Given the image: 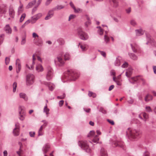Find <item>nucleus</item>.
Wrapping results in <instances>:
<instances>
[{
  "label": "nucleus",
  "mask_w": 156,
  "mask_h": 156,
  "mask_svg": "<svg viewBox=\"0 0 156 156\" xmlns=\"http://www.w3.org/2000/svg\"><path fill=\"white\" fill-rule=\"evenodd\" d=\"M20 4L19 7L18 8V15H19L20 13L22 12L23 11V5L21 3V1L20 2Z\"/></svg>",
  "instance_id": "72a5a7b5"
},
{
  "label": "nucleus",
  "mask_w": 156,
  "mask_h": 156,
  "mask_svg": "<svg viewBox=\"0 0 156 156\" xmlns=\"http://www.w3.org/2000/svg\"><path fill=\"white\" fill-rule=\"evenodd\" d=\"M62 57V54L60 53L57 56V57L55 58L54 62L56 66L60 67L63 66L64 65L65 62Z\"/></svg>",
  "instance_id": "7ed1b4c3"
},
{
  "label": "nucleus",
  "mask_w": 156,
  "mask_h": 156,
  "mask_svg": "<svg viewBox=\"0 0 156 156\" xmlns=\"http://www.w3.org/2000/svg\"><path fill=\"white\" fill-rule=\"evenodd\" d=\"M16 72L17 73H18L21 69V66H16Z\"/></svg>",
  "instance_id": "8fccbe9b"
},
{
  "label": "nucleus",
  "mask_w": 156,
  "mask_h": 156,
  "mask_svg": "<svg viewBox=\"0 0 156 156\" xmlns=\"http://www.w3.org/2000/svg\"><path fill=\"white\" fill-rule=\"evenodd\" d=\"M98 33L100 35H102L103 34V30L101 28L99 29L98 30Z\"/></svg>",
  "instance_id": "680f3d73"
},
{
  "label": "nucleus",
  "mask_w": 156,
  "mask_h": 156,
  "mask_svg": "<svg viewBox=\"0 0 156 156\" xmlns=\"http://www.w3.org/2000/svg\"><path fill=\"white\" fill-rule=\"evenodd\" d=\"M78 145L82 149L85 150L86 152L89 153L90 152V149L87 141H79L78 142Z\"/></svg>",
  "instance_id": "20e7f679"
},
{
  "label": "nucleus",
  "mask_w": 156,
  "mask_h": 156,
  "mask_svg": "<svg viewBox=\"0 0 156 156\" xmlns=\"http://www.w3.org/2000/svg\"><path fill=\"white\" fill-rule=\"evenodd\" d=\"M136 34L137 36H140L143 34L144 32L141 29L135 30Z\"/></svg>",
  "instance_id": "cd10ccee"
},
{
  "label": "nucleus",
  "mask_w": 156,
  "mask_h": 156,
  "mask_svg": "<svg viewBox=\"0 0 156 156\" xmlns=\"http://www.w3.org/2000/svg\"><path fill=\"white\" fill-rule=\"evenodd\" d=\"M145 109L146 110V111L147 112H152V110L150 106H146L145 107Z\"/></svg>",
  "instance_id": "5fc2aeb1"
},
{
  "label": "nucleus",
  "mask_w": 156,
  "mask_h": 156,
  "mask_svg": "<svg viewBox=\"0 0 156 156\" xmlns=\"http://www.w3.org/2000/svg\"><path fill=\"white\" fill-rule=\"evenodd\" d=\"M77 33L80 38L82 40L85 41L89 38V36L88 34L83 32L81 29H78Z\"/></svg>",
  "instance_id": "423d86ee"
},
{
  "label": "nucleus",
  "mask_w": 156,
  "mask_h": 156,
  "mask_svg": "<svg viewBox=\"0 0 156 156\" xmlns=\"http://www.w3.org/2000/svg\"><path fill=\"white\" fill-rule=\"evenodd\" d=\"M130 46L133 51L134 52H136L137 50L139 48L138 46L136 43H135L131 44Z\"/></svg>",
  "instance_id": "f3484780"
},
{
  "label": "nucleus",
  "mask_w": 156,
  "mask_h": 156,
  "mask_svg": "<svg viewBox=\"0 0 156 156\" xmlns=\"http://www.w3.org/2000/svg\"><path fill=\"white\" fill-rule=\"evenodd\" d=\"M33 37L34 38H36V37H38L39 36L38 35L35 33H33L32 34Z\"/></svg>",
  "instance_id": "774afa93"
},
{
  "label": "nucleus",
  "mask_w": 156,
  "mask_h": 156,
  "mask_svg": "<svg viewBox=\"0 0 156 156\" xmlns=\"http://www.w3.org/2000/svg\"><path fill=\"white\" fill-rule=\"evenodd\" d=\"M37 6H35L33 9L32 10V14H33L34 13L35 11H36L37 9Z\"/></svg>",
  "instance_id": "338daca9"
},
{
  "label": "nucleus",
  "mask_w": 156,
  "mask_h": 156,
  "mask_svg": "<svg viewBox=\"0 0 156 156\" xmlns=\"http://www.w3.org/2000/svg\"><path fill=\"white\" fill-rule=\"evenodd\" d=\"M75 16L73 14L70 15L69 16V21L71 19L74 18Z\"/></svg>",
  "instance_id": "69168bd1"
},
{
  "label": "nucleus",
  "mask_w": 156,
  "mask_h": 156,
  "mask_svg": "<svg viewBox=\"0 0 156 156\" xmlns=\"http://www.w3.org/2000/svg\"><path fill=\"white\" fill-rule=\"evenodd\" d=\"M35 77L31 74H29L26 76V83L27 86L32 85L34 81Z\"/></svg>",
  "instance_id": "39448f33"
},
{
  "label": "nucleus",
  "mask_w": 156,
  "mask_h": 156,
  "mask_svg": "<svg viewBox=\"0 0 156 156\" xmlns=\"http://www.w3.org/2000/svg\"><path fill=\"white\" fill-rule=\"evenodd\" d=\"M19 113L20 115H26V113L24 107L21 106L19 107Z\"/></svg>",
  "instance_id": "412c9836"
},
{
  "label": "nucleus",
  "mask_w": 156,
  "mask_h": 156,
  "mask_svg": "<svg viewBox=\"0 0 156 156\" xmlns=\"http://www.w3.org/2000/svg\"><path fill=\"white\" fill-rule=\"evenodd\" d=\"M6 12V5L2 4L0 5V14H5Z\"/></svg>",
  "instance_id": "6ab92c4d"
},
{
  "label": "nucleus",
  "mask_w": 156,
  "mask_h": 156,
  "mask_svg": "<svg viewBox=\"0 0 156 156\" xmlns=\"http://www.w3.org/2000/svg\"><path fill=\"white\" fill-rule=\"evenodd\" d=\"M146 37L147 40V42L146 43L147 44H152V42L154 43V41L151 38V36L149 34H146Z\"/></svg>",
  "instance_id": "dca6fc26"
},
{
  "label": "nucleus",
  "mask_w": 156,
  "mask_h": 156,
  "mask_svg": "<svg viewBox=\"0 0 156 156\" xmlns=\"http://www.w3.org/2000/svg\"><path fill=\"white\" fill-rule=\"evenodd\" d=\"M129 55L130 57L133 60H136L137 59L138 57L137 56L133 53H129Z\"/></svg>",
  "instance_id": "7c9ffc66"
},
{
  "label": "nucleus",
  "mask_w": 156,
  "mask_h": 156,
  "mask_svg": "<svg viewBox=\"0 0 156 156\" xmlns=\"http://www.w3.org/2000/svg\"><path fill=\"white\" fill-rule=\"evenodd\" d=\"M49 109L47 108V104L46 105L44 108V112L46 113V115L47 116H48V115L49 114Z\"/></svg>",
  "instance_id": "c9c22d12"
},
{
  "label": "nucleus",
  "mask_w": 156,
  "mask_h": 156,
  "mask_svg": "<svg viewBox=\"0 0 156 156\" xmlns=\"http://www.w3.org/2000/svg\"><path fill=\"white\" fill-rule=\"evenodd\" d=\"M122 61V60L121 57H118L116 58V59L114 62V64L115 66H120Z\"/></svg>",
  "instance_id": "4468645a"
},
{
  "label": "nucleus",
  "mask_w": 156,
  "mask_h": 156,
  "mask_svg": "<svg viewBox=\"0 0 156 156\" xmlns=\"http://www.w3.org/2000/svg\"><path fill=\"white\" fill-rule=\"evenodd\" d=\"M91 21H87L85 23V25L86 27H87L91 24Z\"/></svg>",
  "instance_id": "603ef678"
},
{
  "label": "nucleus",
  "mask_w": 156,
  "mask_h": 156,
  "mask_svg": "<svg viewBox=\"0 0 156 156\" xmlns=\"http://www.w3.org/2000/svg\"><path fill=\"white\" fill-rule=\"evenodd\" d=\"M9 14L10 16L13 18L15 15V12L12 7H10L9 9Z\"/></svg>",
  "instance_id": "4be33fe9"
},
{
  "label": "nucleus",
  "mask_w": 156,
  "mask_h": 156,
  "mask_svg": "<svg viewBox=\"0 0 156 156\" xmlns=\"http://www.w3.org/2000/svg\"><path fill=\"white\" fill-rule=\"evenodd\" d=\"M130 24L133 26H134L136 25V23L134 20H132L130 21Z\"/></svg>",
  "instance_id": "de8ad7c7"
},
{
  "label": "nucleus",
  "mask_w": 156,
  "mask_h": 156,
  "mask_svg": "<svg viewBox=\"0 0 156 156\" xmlns=\"http://www.w3.org/2000/svg\"><path fill=\"white\" fill-rule=\"evenodd\" d=\"M141 133V132L139 130L130 129L129 128L126 132V135L131 139L136 138Z\"/></svg>",
  "instance_id": "f03ea898"
},
{
  "label": "nucleus",
  "mask_w": 156,
  "mask_h": 156,
  "mask_svg": "<svg viewBox=\"0 0 156 156\" xmlns=\"http://www.w3.org/2000/svg\"><path fill=\"white\" fill-rule=\"evenodd\" d=\"M26 14H25L24 13H23L22 14V15H21V16L20 19V22L21 23L23 21L24 19L25 18V17H26Z\"/></svg>",
  "instance_id": "37998d69"
},
{
  "label": "nucleus",
  "mask_w": 156,
  "mask_h": 156,
  "mask_svg": "<svg viewBox=\"0 0 156 156\" xmlns=\"http://www.w3.org/2000/svg\"><path fill=\"white\" fill-rule=\"evenodd\" d=\"M5 34H2L0 35V45L2 43L4 39Z\"/></svg>",
  "instance_id": "79ce46f5"
},
{
  "label": "nucleus",
  "mask_w": 156,
  "mask_h": 156,
  "mask_svg": "<svg viewBox=\"0 0 156 156\" xmlns=\"http://www.w3.org/2000/svg\"><path fill=\"white\" fill-rule=\"evenodd\" d=\"M36 70L38 72H41L43 71V68L41 64H38L37 65L36 68Z\"/></svg>",
  "instance_id": "b1692460"
},
{
  "label": "nucleus",
  "mask_w": 156,
  "mask_h": 156,
  "mask_svg": "<svg viewBox=\"0 0 156 156\" xmlns=\"http://www.w3.org/2000/svg\"><path fill=\"white\" fill-rule=\"evenodd\" d=\"M47 73L46 75V78L48 80H50L53 76V70L50 66H48L47 68Z\"/></svg>",
  "instance_id": "0eeeda50"
},
{
  "label": "nucleus",
  "mask_w": 156,
  "mask_h": 156,
  "mask_svg": "<svg viewBox=\"0 0 156 156\" xmlns=\"http://www.w3.org/2000/svg\"><path fill=\"white\" fill-rule=\"evenodd\" d=\"M78 46L79 48H81L82 51H85L87 50L86 45L81 44L80 43H79Z\"/></svg>",
  "instance_id": "2f4dec72"
},
{
  "label": "nucleus",
  "mask_w": 156,
  "mask_h": 156,
  "mask_svg": "<svg viewBox=\"0 0 156 156\" xmlns=\"http://www.w3.org/2000/svg\"><path fill=\"white\" fill-rule=\"evenodd\" d=\"M101 156H108L107 152L103 148H101L100 151Z\"/></svg>",
  "instance_id": "bb28decb"
},
{
  "label": "nucleus",
  "mask_w": 156,
  "mask_h": 156,
  "mask_svg": "<svg viewBox=\"0 0 156 156\" xmlns=\"http://www.w3.org/2000/svg\"><path fill=\"white\" fill-rule=\"evenodd\" d=\"M115 72L114 70H112L110 71V74L111 76L112 75L114 76H115Z\"/></svg>",
  "instance_id": "e2e57ef3"
},
{
  "label": "nucleus",
  "mask_w": 156,
  "mask_h": 156,
  "mask_svg": "<svg viewBox=\"0 0 156 156\" xmlns=\"http://www.w3.org/2000/svg\"><path fill=\"white\" fill-rule=\"evenodd\" d=\"M128 63L127 62H125L122 66L121 67L122 68H126L128 67Z\"/></svg>",
  "instance_id": "4d7b16f0"
},
{
  "label": "nucleus",
  "mask_w": 156,
  "mask_h": 156,
  "mask_svg": "<svg viewBox=\"0 0 156 156\" xmlns=\"http://www.w3.org/2000/svg\"><path fill=\"white\" fill-rule=\"evenodd\" d=\"M95 134L94 131L93 130L90 131L87 135L88 137H94Z\"/></svg>",
  "instance_id": "f704fd0d"
},
{
  "label": "nucleus",
  "mask_w": 156,
  "mask_h": 156,
  "mask_svg": "<svg viewBox=\"0 0 156 156\" xmlns=\"http://www.w3.org/2000/svg\"><path fill=\"white\" fill-rule=\"evenodd\" d=\"M4 30L7 34H10L12 33V30L9 24H7L5 25L4 27Z\"/></svg>",
  "instance_id": "ddd939ff"
},
{
  "label": "nucleus",
  "mask_w": 156,
  "mask_h": 156,
  "mask_svg": "<svg viewBox=\"0 0 156 156\" xmlns=\"http://www.w3.org/2000/svg\"><path fill=\"white\" fill-rule=\"evenodd\" d=\"M42 16L41 13H39L31 17V23L33 24L36 22V21L39 19Z\"/></svg>",
  "instance_id": "9d476101"
},
{
  "label": "nucleus",
  "mask_w": 156,
  "mask_h": 156,
  "mask_svg": "<svg viewBox=\"0 0 156 156\" xmlns=\"http://www.w3.org/2000/svg\"><path fill=\"white\" fill-rule=\"evenodd\" d=\"M20 98L23 99L25 101H27L28 98L26 94L23 93H21L20 94Z\"/></svg>",
  "instance_id": "393cba45"
},
{
  "label": "nucleus",
  "mask_w": 156,
  "mask_h": 156,
  "mask_svg": "<svg viewBox=\"0 0 156 156\" xmlns=\"http://www.w3.org/2000/svg\"><path fill=\"white\" fill-rule=\"evenodd\" d=\"M20 115V117H19V119L22 120L23 121L24 120L25 118V117L26 115Z\"/></svg>",
  "instance_id": "13d9d810"
},
{
  "label": "nucleus",
  "mask_w": 156,
  "mask_h": 156,
  "mask_svg": "<svg viewBox=\"0 0 156 156\" xmlns=\"http://www.w3.org/2000/svg\"><path fill=\"white\" fill-rule=\"evenodd\" d=\"M16 66H21L20 60L19 59H17L16 61Z\"/></svg>",
  "instance_id": "3c124183"
},
{
  "label": "nucleus",
  "mask_w": 156,
  "mask_h": 156,
  "mask_svg": "<svg viewBox=\"0 0 156 156\" xmlns=\"http://www.w3.org/2000/svg\"><path fill=\"white\" fill-rule=\"evenodd\" d=\"M10 62V58L9 57H6L5 59V62L6 65L8 64Z\"/></svg>",
  "instance_id": "bf43d9fd"
},
{
  "label": "nucleus",
  "mask_w": 156,
  "mask_h": 156,
  "mask_svg": "<svg viewBox=\"0 0 156 156\" xmlns=\"http://www.w3.org/2000/svg\"><path fill=\"white\" fill-rule=\"evenodd\" d=\"M30 136L31 137H34L35 132H30L29 133Z\"/></svg>",
  "instance_id": "6e6d98bb"
},
{
  "label": "nucleus",
  "mask_w": 156,
  "mask_h": 156,
  "mask_svg": "<svg viewBox=\"0 0 156 156\" xmlns=\"http://www.w3.org/2000/svg\"><path fill=\"white\" fill-rule=\"evenodd\" d=\"M129 80L130 83L133 84L138 80L140 82L142 81L144 84H145V80H144L139 76L132 77L130 79H129Z\"/></svg>",
  "instance_id": "6e6552de"
},
{
  "label": "nucleus",
  "mask_w": 156,
  "mask_h": 156,
  "mask_svg": "<svg viewBox=\"0 0 156 156\" xmlns=\"http://www.w3.org/2000/svg\"><path fill=\"white\" fill-rule=\"evenodd\" d=\"M57 42L60 45H63L65 43L64 40L62 38H60L57 40Z\"/></svg>",
  "instance_id": "4c0bfd02"
},
{
  "label": "nucleus",
  "mask_w": 156,
  "mask_h": 156,
  "mask_svg": "<svg viewBox=\"0 0 156 156\" xmlns=\"http://www.w3.org/2000/svg\"><path fill=\"white\" fill-rule=\"evenodd\" d=\"M74 11L75 13H79L80 12H82V10L80 8H77L76 9V7H75L74 9Z\"/></svg>",
  "instance_id": "c03bdc74"
},
{
  "label": "nucleus",
  "mask_w": 156,
  "mask_h": 156,
  "mask_svg": "<svg viewBox=\"0 0 156 156\" xmlns=\"http://www.w3.org/2000/svg\"><path fill=\"white\" fill-rule=\"evenodd\" d=\"M15 128L13 129V133L15 136H18L19 134L20 129V124L19 123L17 122L15 125Z\"/></svg>",
  "instance_id": "1a4fd4ad"
},
{
  "label": "nucleus",
  "mask_w": 156,
  "mask_h": 156,
  "mask_svg": "<svg viewBox=\"0 0 156 156\" xmlns=\"http://www.w3.org/2000/svg\"><path fill=\"white\" fill-rule=\"evenodd\" d=\"M88 95L90 97H92L93 98H94L96 96V94L90 91H89Z\"/></svg>",
  "instance_id": "ea45409f"
},
{
  "label": "nucleus",
  "mask_w": 156,
  "mask_h": 156,
  "mask_svg": "<svg viewBox=\"0 0 156 156\" xmlns=\"http://www.w3.org/2000/svg\"><path fill=\"white\" fill-rule=\"evenodd\" d=\"M142 114L143 117L144 119V121L145 122L148 118V115L145 112H144Z\"/></svg>",
  "instance_id": "49530a36"
},
{
  "label": "nucleus",
  "mask_w": 156,
  "mask_h": 156,
  "mask_svg": "<svg viewBox=\"0 0 156 156\" xmlns=\"http://www.w3.org/2000/svg\"><path fill=\"white\" fill-rule=\"evenodd\" d=\"M104 40L107 43L110 40L109 37L106 35H105L104 36Z\"/></svg>",
  "instance_id": "09e8293b"
},
{
  "label": "nucleus",
  "mask_w": 156,
  "mask_h": 156,
  "mask_svg": "<svg viewBox=\"0 0 156 156\" xmlns=\"http://www.w3.org/2000/svg\"><path fill=\"white\" fill-rule=\"evenodd\" d=\"M44 84L48 86L49 90L51 91L53 90L55 87V85L51 83L45 82Z\"/></svg>",
  "instance_id": "2eb2a0df"
},
{
  "label": "nucleus",
  "mask_w": 156,
  "mask_h": 156,
  "mask_svg": "<svg viewBox=\"0 0 156 156\" xmlns=\"http://www.w3.org/2000/svg\"><path fill=\"white\" fill-rule=\"evenodd\" d=\"M64 8V6L62 5H57L56 7L55 8H53V9H54L55 11L56 10H59L61 9H62Z\"/></svg>",
  "instance_id": "e433bc0d"
},
{
  "label": "nucleus",
  "mask_w": 156,
  "mask_h": 156,
  "mask_svg": "<svg viewBox=\"0 0 156 156\" xmlns=\"http://www.w3.org/2000/svg\"><path fill=\"white\" fill-rule=\"evenodd\" d=\"M43 125L41 126L40 127V128L38 131V136H42L44 134V132L43 131Z\"/></svg>",
  "instance_id": "473e14b6"
},
{
  "label": "nucleus",
  "mask_w": 156,
  "mask_h": 156,
  "mask_svg": "<svg viewBox=\"0 0 156 156\" xmlns=\"http://www.w3.org/2000/svg\"><path fill=\"white\" fill-rule=\"evenodd\" d=\"M98 51L100 52L101 54L104 57H105L106 56V53L105 52L103 51H101L99 50H98Z\"/></svg>",
  "instance_id": "864d4df0"
},
{
  "label": "nucleus",
  "mask_w": 156,
  "mask_h": 156,
  "mask_svg": "<svg viewBox=\"0 0 156 156\" xmlns=\"http://www.w3.org/2000/svg\"><path fill=\"white\" fill-rule=\"evenodd\" d=\"M50 148V145L49 144H44L42 148V151L44 154H45L46 153L49 151Z\"/></svg>",
  "instance_id": "f8f14e48"
},
{
  "label": "nucleus",
  "mask_w": 156,
  "mask_h": 156,
  "mask_svg": "<svg viewBox=\"0 0 156 156\" xmlns=\"http://www.w3.org/2000/svg\"><path fill=\"white\" fill-rule=\"evenodd\" d=\"M133 73V69L131 67H129L126 69V75L127 77H129Z\"/></svg>",
  "instance_id": "a211bd4d"
},
{
  "label": "nucleus",
  "mask_w": 156,
  "mask_h": 156,
  "mask_svg": "<svg viewBox=\"0 0 156 156\" xmlns=\"http://www.w3.org/2000/svg\"><path fill=\"white\" fill-rule=\"evenodd\" d=\"M37 41H35V43L38 46H41L43 43L42 41L41 38H38L37 39H36V40Z\"/></svg>",
  "instance_id": "c85d7f7f"
},
{
  "label": "nucleus",
  "mask_w": 156,
  "mask_h": 156,
  "mask_svg": "<svg viewBox=\"0 0 156 156\" xmlns=\"http://www.w3.org/2000/svg\"><path fill=\"white\" fill-rule=\"evenodd\" d=\"M36 0H34L33 1L30 2L29 3L28 5L27 6L26 8H29L33 6L36 3Z\"/></svg>",
  "instance_id": "c756f323"
},
{
  "label": "nucleus",
  "mask_w": 156,
  "mask_h": 156,
  "mask_svg": "<svg viewBox=\"0 0 156 156\" xmlns=\"http://www.w3.org/2000/svg\"><path fill=\"white\" fill-rule=\"evenodd\" d=\"M70 56L69 54L68 53H66L64 55V59L65 60H69L70 59Z\"/></svg>",
  "instance_id": "a19ab883"
},
{
  "label": "nucleus",
  "mask_w": 156,
  "mask_h": 156,
  "mask_svg": "<svg viewBox=\"0 0 156 156\" xmlns=\"http://www.w3.org/2000/svg\"><path fill=\"white\" fill-rule=\"evenodd\" d=\"M17 84L16 82H14L13 84V91L15 92L16 91V88L17 87Z\"/></svg>",
  "instance_id": "a18cd8bd"
},
{
  "label": "nucleus",
  "mask_w": 156,
  "mask_h": 156,
  "mask_svg": "<svg viewBox=\"0 0 156 156\" xmlns=\"http://www.w3.org/2000/svg\"><path fill=\"white\" fill-rule=\"evenodd\" d=\"M55 9L52 8L48 11L47 16L45 18V20H48L53 16L54 14V11H55Z\"/></svg>",
  "instance_id": "9b49d317"
},
{
  "label": "nucleus",
  "mask_w": 156,
  "mask_h": 156,
  "mask_svg": "<svg viewBox=\"0 0 156 156\" xmlns=\"http://www.w3.org/2000/svg\"><path fill=\"white\" fill-rule=\"evenodd\" d=\"M110 16L115 21L117 22H119V20L117 19L114 17L112 14H110Z\"/></svg>",
  "instance_id": "0e129e2a"
},
{
  "label": "nucleus",
  "mask_w": 156,
  "mask_h": 156,
  "mask_svg": "<svg viewBox=\"0 0 156 156\" xmlns=\"http://www.w3.org/2000/svg\"><path fill=\"white\" fill-rule=\"evenodd\" d=\"M113 144L114 145V147H119L121 148L123 147V143L121 142L117 141H115L113 142Z\"/></svg>",
  "instance_id": "aec40b11"
},
{
  "label": "nucleus",
  "mask_w": 156,
  "mask_h": 156,
  "mask_svg": "<svg viewBox=\"0 0 156 156\" xmlns=\"http://www.w3.org/2000/svg\"><path fill=\"white\" fill-rule=\"evenodd\" d=\"M99 140V138H98L97 135H95L94 136V138L92 140V142L95 143H98Z\"/></svg>",
  "instance_id": "58836bf2"
},
{
  "label": "nucleus",
  "mask_w": 156,
  "mask_h": 156,
  "mask_svg": "<svg viewBox=\"0 0 156 156\" xmlns=\"http://www.w3.org/2000/svg\"><path fill=\"white\" fill-rule=\"evenodd\" d=\"M26 42V38L25 37H23L22 38V40L21 41V44L22 45L24 44Z\"/></svg>",
  "instance_id": "052dcab7"
},
{
  "label": "nucleus",
  "mask_w": 156,
  "mask_h": 156,
  "mask_svg": "<svg viewBox=\"0 0 156 156\" xmlns=\"http://www.w3.org/2000/svg\"><path fill=\"white\" fill-rule=\"evenodd\" d=\"M153 99L152 96L149 94H147L145 97L144 100L145 101L148 102Z\"/></svg>",
  "instance_id": "a878e982"
},
{
  "label": "nucleus",
  "mask_w": 156,
  "mask_h": 156,
  "mask_svg": "<svg viewBox=\"0 0 156 156\" xmlns=\"http://www.w3.org/2000/svg\"><path fill=\"white\" fill-rule=\"evenodd\" d=\"M80 76L79 73L75 70H68L65 72L62 77V80L63 82L67 80H75Z\"/></svg>",
  "instance_id": "f257e3e1"
},
{
  "label": "nucleus",
  "mask_w": 156,
  "mask_h": 156,
  "mask_svg": "<svg viewBox=\"0 0 156 156\" xmlns=\"http://www.w3.org/2000/svg\"><path fill=\"white\" fill-rule=\"evenodd\" d=\"M113 3V6L114 8H116L119 5V0H109Z\"/></svg>",
  "instance_id": "5701e85b"
}]
</instances>
